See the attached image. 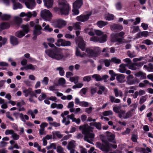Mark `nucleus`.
I'll return each instance as SVG.
<instances>
[{
	"label": "nucleus",
	"instance_id": "obj_1",
	"mask_svg": "<svg viewBox=\"0 0 153 153\" xmlns=\"http://www.w3.org/2000/svg\"><path fill=\"white\" fill-rule=\"evenodd\" d=\"M45 52L49 57L57 60H64L66 58L62 50L57 47L47 49Z\"/></svg>",
	"mask_w": 153,
	"mask_h": 153
},
{
	"label": "nucleus",
	"instance_id": "obj_2",
	"mask_svg": "<svg viewBox=\"0 0 153 153\" xmlns=\"http://www.w3.org/2000/svg\"><path fill=\"white\" fill-rule=\"evenodd\" d=\"M59 7L54 8L55 12L59 15L67 16L71 10V7L66 0H61L58 2Z\"/></svg>",
	"mask_w": 153,
	"mask_h": 153
},
{
	"label": "nucleus",
	"instance_id": "obj_3",
	"mask_svg": "<svg viewBox=\"0 0 153 153\" xmlns=\"http://www.w3.org/2000/svg\"><path fill=\"white\" fill-rule=\"evenodd\" d=\"M76 43L78 47L76 48V55L77 56L82 57L83 56L81 55L80 51L79 48L82 51H84L85 49L86 45L82 37L79 36L78 38L75 39Z\"/></svg>",
	"mask_w": 153,
	"mask_h": 153
},
{
	"label": "nucleus",
	"instance_id": "obj_4",
	"mask_svg": "<svg viewBox=\"0 0 153 153\" xmlns=\"http://www.w3.org/2000/svg\"><path fill=\"white\" fill-rule=\"evenodd\" d=\"M102 143L97 142L95 143L96 147L104 153H108L110 151V143L106 140L101 139Z\"/></svg>",
	"mask_w": 153,
	"mask_h": 153
},
{
	"label": "nucleus",
	"instance_id": "obj_5",
	"mask_svg": "<svg viewBox=\"0 0 153 153\" xmlns=\"http://www.w3.org/2000/svg\"><path fill=\"white\" fill-rule=\"evenodd\" d=\"M85 52L90 56L93 57H97L100 54V48L97 47L92 50L90 48L86 49Z\"/></svg>",
	"mask_w": 153,
	"mask_h": 153
},
{
	"label": "nucleus",
	"instance_id": "obj_6",
	"mask_svg": "<svg viewBox=\"0 0 153 153\" xmlns=\"http://www.w3.org/2000/svg\"><path fill=\"white\" fill-rule=\"evenodd\" d=\"M126 83L128 85H131L137 84L140 82L139 79L137 78H134L132 75H128L126 78Z\"/></svg>",
	"mask_w": 153,
	"mask_h": 153
},
{
	"label": "nucleus",
	"instance_id": "obj_7",
	"mask_svg": "<svg viewBox=\"0 0 153 153\" xmlns=\"http://www.w3.org/2000/svg\"><path fill=\"white\" fill-rule=\"evenodd\" d=\"M41 16L44 19L50 20L51 19L52 14L49 10L45 9L41 12Z\"/></svg>",
	"mask_w": 153,
	"mask_h": 153
},
{
	"label": "nucleus",
	"instance_id": "obj_8",
	"mask_svg": "<svg viewBox=\"0 0 153 153\" xmlns=\"http://www.w3.org/2000/svg\"><path fill=\"white\" fill-rule=\"evenodd\" d=\"M94 128L89 126L87 124H85L82 126L81 125L79 128L80 130H82V133L83 134L92 131V130Z\"/></svg>",
	"mask_w": 153,
	"mask_h": 153
},
{
	"label": "nucleus",
	"instance_id": "obj_9",
	"mask_svg": "<svg viewBox=\"0 0 153 153\" xmlns=\"http://www.w3.org/2000/svg\"><path fill=\"white\" fill-rule=\"evenodd\" d=\"M111 30L114 32H118L121 31L123 29V26L119 24H114L110 26Z\"/></svg>",
	"mask_w": 153,
	"mask_h": 153
},
{
	"label": "nucleus",
	"instance_id": "obj_10",
	"mask_svg": "<svg viewBox=\"0 0 153 153\" xmlns=\"http://www.w3.org/2000/svg\"><path fill=\"white\" fill-rule=\"evenodd\" d=\"M66 24V22L61 19H59L55 22L54 25L56 27L61 28Z\"/></svg>",
	"mask_w": 153,
	"mask_h": 153
},
{
	"label": "nucleus",
	"instance_id": "obj_11",
	"mask_svg": "<svg viewBox=\"0 0 153 153\" xmlns=\"http://www.w3.org/2000/svg\"><path fill=\"white\" fill-rule=\"evenodd\" d=\"M91 14H87L86 15H81L76 17V19L79 21L85 22L89 19Z\"/></svg>",
	"mask_w": 153,
	"mask_h": 153
},
{
	"label": "nucleus",
	"instance_id": "obj_12",
	"mask_svg": "<svg viewBox=\"0 0 153 153\" xmlns=\"http://www.w3.org/2000/svg\"><path fill=\"white\" fill-rule=\"evenodd\" d=\"M25 3L27 8L32 9L36 5L34 0H24Z\"/></svg>",
	"mask_w": 153,
	"mask_h": 153
},
{
	"label": "nucleus",
	"instance_id": "obj_13",
	"mask_svg": "<svg viewBox=\"0 0 153 153\" xmlns=\"http://www.w3.org/2000/svg\"><path fill=\"white\" fill-rule=\"evenodd\" d=\"M84 135V140L91 143V140H92L94 138V134L89 132Z\"/></svg>",
	"mask_w": 153,
	"mask_h": 153
},
{
	"label": "nucleus",
	"instance_id": "obj_14",
	"mask_svg": "<svg viewBox=\"0 0 153 153\" xmlns=\"http://www.w3.org/2000/svg\"><path fill=\"white\" fill-rule=\"evenodd\" d=\"M42 29V27L40 25H36L34 26L33 31V35L38 36L41 34L42 32L41 30Z\"/></svg>",
	"mask_w": 153,
	"mask_h": 153
},
{
	"label": "nucleus",
	"instance_id": "obj_15",
	"mask_svg": "<svg viewBox=\"0 0 153 153\" xmlns=\"http://www.w3.org/2000/svg\"><path fill=\"white\" fill-rule=\"evenodd\" d=\"M10 43L13 46L16 45L19 43L18 39L14 36H10Z\"/></svg>",
	"mask_w": 153,
	"mask_h": 153
},
{
	"label": "nucleus",
	"instance_id": "obj_16",
	"mask_svg": "<svg viewBox=\"0 0 153 153\" xmlns=\"http://www.w3.org/2000/svg\"><path fill=\"white\" fill-rule=\"evenodd\" d=\"M10 27V24L7 22H3L0 24V29L1 30L7 29Z\"/></svg>",
	"mask_w": 153,
	"mask_h": 153
},
{
	"label": "nucleus",
	"instance_id": "obj_17",
	"mask_svg": "<svg viewBox=\"0 0 153 153\" xmlns=\"http://www.w3.org/2000/svg\"><path fill=\"white\" fill-rule=\"evenodd\" d=\"M45 5L48 8L52 7L53 2V0H43Z\"/></svg>",
	"mask_w": 153,
	"mask_h": 153
},
{
	"label": "nucleus",
	"instance_id": "obj_18",
	"mask_svg": "<svg viewBox=\"0 0 153 153\" xmlns=\"http://www.w3.org/2000/svg\"><path fill=\"white\" fill-rule=\"evenodd\" d=\"M13 4V9L16 10L18 8L21 9L22 7V4L19 2L16 3V0H11Z\"/></svg>",
	"mask_w": 153,
	"mask_h": 153
},
{
	"label": "nucleus",
	"instance_id": "obj_19",
	"mask_svg": "<svg viewBox=\"0 0 153 153\" xmlns=\"http://www.w3.org/2000/svg\"><path fill=\"white\" fill-rule=\"evenodd\" d=\"M83 4L82 0H76L73 4V6L79 8Z\"/></svg>",
	"mask_w": 153,
	"mask_h": 153
},
{
	"label": "nucleus",
	"instance_id": "obj_20",
	"mask_svg": "<svg viewBox=\"0 0 153 153\" xmlns=\"http://www.w3.org/2000/svg\"><path fill=\"white\" fill-rule=\"evenodd\" d=\"M14 21L16 25L18 26H19L22 22V19L19 17L16 16L14 19Z\"/></svg>",
	"mask_w": 153,
	"mask_h": 153
},
{
	"label": "nucleus",
	"instance_id": "obj_21",
	"mask_svg": "<svg viewBox=\"0 0 153 153\" xmlns=\"http://www.w3.org/2000/svg\"><path fill=\"white\" fill-rule=\"evenodd\" d=\"M128 65L127 64H121L120 65L119 71L122 73H125V71H126V67L128 66Z\"/></svg>",
	"mask_w": 153,
	"mask_h": 153
},
{
	"label": "nucleus",
	"instance_id": "obj_22",
	"mask_svg": "<svg viewBox=\"0 0 153 153\" xmlns=\"http://www.w3.org/2000/svg\"><path fill=\"white\" fill-rule=\"evenodd\" d=\"M116 79L117 81L120 82H123L125 79V76L123 74H117V75Z\"/></svg>",
	"mask_w": 153,
	"mask_h": 153
},
{
	"label": "nucleus",
	"instance_id": "obj_23",
	"mask_svg": "<svg viewBox=\"0 0 153 153\" xmlns=\"http://www.w3.org/2000/svg\"><path fill=\"white\" fill-rule=\"evenodd\" d=\"M108 24L107 22H104L102 21H100L97 22V24L98 26L100 28H102Z\"/></svg>",
	"mask_w": 153,
	"mask_h": 153
},
{
	"label": "nucleus",
	"instance_id": "obj_24",
	"mask_svg": "<svg viewBox=\"0 0 153 153\" xmlns=\"http://www.w3.org/2000/svg\"><path fill=\"white\" fill-rule=\"evenodd\" d=\"M65 114L63 113H62L61 114V116L63 118L62 120V123L65 124V125H68L70 123V122L69 120H66V118L64 117Z\"/></svg>",
	"mask_w": 153,
	"mask_h": 153
},
{
	"label": "nucleus",
	"instance_id": "obj_25",
	"mask_svg": "<svg viewBox=\"0 0 153 153\" xmlns=\"http://www.w3.org/2000/svg\"><path fill=\"white\" fill-rule=\"evenodd\" d=\"M15 35L19 38H21L25 35V34L22 30H20L16 32Z\"/></svg>",
	"mask_w": 153,
	"mask_h": 153
},
{
	"label": "nucleus",
	"instance_id": "obj_26",
	"mask_svg": "<svg viewBox=\"0 0 153 153\" xmlns=\"http://www.w3.org/2000/svg\"><path fill=\"white\" fill-rule=\"evenodd\" d=\"M109 98L111 102L112 103L115 102L119 103L120 102V100L118 99H116L114 97L112 96H110Z\"/></svg>",
	"mask_w": 153,
	"mask_h": 153
},
{
	"label": "nucleus",
	"instance_id": "obj_27",
	"mask_svg": "<svg viewBox=\"0 0 153 153\" xmlns=\"http://www.w3.org/2000/svg\"><path fill=\"white\" fill-rule=\"evenodd\" d=\"M26 70H30L34 71L35 70L36 68H37V67L36 65H33L32 64H30L27 65L26 66Z\"/></svg>",
	"mask_w": 153,
	"mask_h": 153
},
{
	"label": "nucleus",
	"instance_id": "obj_28",
	"mask_svg": "<svg viewBox=\"0 0 153 153\" xmlns=\"http://www.w3.org/2000/svg\"><path fill=\"white\" fill-rule=\"evenodd\" d=\"M32 90V88H29L27 89H25L24 90L23 92L25 94V96L26 97H27L30 94Z\"/></svg>",
	"mask_w": 153,
	"mask_h": 153
},
{
	"label": "nucleus",
	"instance_id": "obj_29",
	"mask_svg": "<svg viewBox=\"0 0 153 153\" xmlns=\"http://www.w3.org/2000/svg\"><path fill=\"white\" fill-rule=\"evenodd\" d=\"M110 61H109L107 59H105L104 60L102 59L100 61V62L101 64H102L103 63H105V66L106 67H108L110 65Z\"/></svg>",
	"mask_w": 153,
	"mask_h": 153
},
{
	"label": "nucleus",
	"instance_id": "obj_30",
	"mask_svg": "<svg viewBox=\"0 0 153 153\" xmlns=\"http://www.w3.org/2000/svg\"><path fill=\"white\" fill-rule=\"evenodd\" d=\"M107 136V137H109L108 140L109 141H111L114 140L115 138V136L114 134H113L108 131L106 132Z\"/></svg>",
	"mask_w": 153,
	"mask_h": 153
},
{
	"label": "nucleus",
	"instance_id": "obj_31",
	"mask_svg": "<svg viewBox=\"0 0 153 153\" xmlns=\"http://www.w3.org/2000/svg\"><path fill=\"white\" fill-rule=\"evenodd\" d=\"M110 62H114L116 64H120L121 62V60L116 57H113L111 59Z\"/></svg>",
	"mask_w": 153,
	"mask_h": 153
},
{
	"label": "nucleus",
	"instance_id": "obj_32",
	"mask_svg": "<svg viewBox=\"0 0 153 153\" xmlns=\"http://www.w3.org/2000/svg\"><path fill=\"white\" fill-rule=\"evenodd\" d=\"M11 18V16L7 14L3 15L1 16V19L3 21L9 20Z\"/></svg>",
	"mask_w": 153,
	"mask_h": 153
},
{
	"label": "nucleus",
	"instance_id": "obj_33",
	"mask_svg": "<svg viewBox=\"0 0 153 153\" xmlns=\"http://www.w3.org/2000/svg\"><path fill=\"white\" fill-rule=\"evenodd\" d=\"M106 35H104L100 38H99V42L101 43H103L106 41Z\"/></svg>",
	"mask_w": 153,
	"mask_h": 153
},
{
	"label": "nucleus",
	"instance_id": "obj_34",
	"mask_svg": "<svg viewBox=\"0 0 153 153\" xmlns=\"http://www.w3.org/2000/svg\"><path fill=\"white\" fill-rule=\"evenodd\" d=\"M92 77L93 78L95 79L97 81L102 80L101 76L100 75L98 74H94L92 76Z\"/></svg>",
	"mask_w": 153,
	"mask_h": 153
},
{
	"label": "nucleus",
	"instance_id": "obj_35",
	"mask_svg": "<svg viewBox=\"0 0 153 153\" xmlns=\"http://www.w3.org/2000/svg\"><path fill=\"white\" fill-rule=\"evenodd\" d=\"M117 37V35L116 34H111V41L113 42H116Z\"/></svg>",
	"mask_w": 153,
	"mask_h": 153
},
{
	"label": "nucleus",
	"instance_id": "obj_36",
	"mask_svg": "<svg viewBox=\"0 0 153 153\" xmlns=\"http://www.w3.org/2000/svg\"><path fill=\"white\" fill-rule=\"evenodd\" d=\"M47 95L45 94L42 93L39 97L38 99L39 101H42L43 100L46 99L47 97Z\"/></svg>",
	"mask_w": 153,
	"mask_h": 153
},
{
	"label": "nucleus",
	"instance_id": "obj_37",
	"mask_svg": "<svg viewBox=\"0 0 153 153\" xmlns=\"http://www.w3.org/2000/svg\"><path fill=\"white\" fill-rule=\"evenodd\" d=\"M56 70L59 71V74L60 76H63L64 75L65 71L63 70V68L62 67H60L57 68Z\"/></svg>",
	"mask_w": 153,
	"mask_h": 153
},
{
	"label": "nucleus",
	"instance_id": "obj_38",
	"mask_svg": "<svg viewBox=\"0 0 153 153\" xmlns=\"http://www.w3.org/2000/svg\"><path fill=\"white\" fill-rule=\"evenodd\" d=\"M80 23L78 22H76V23L73 24V26L74 29L75 30H80V26L79 25Z\"/></svg>",
	"mask_w": 153,
	"mask_h": 153
},
{
	"label": "nucleus",
	"instance_id": "obj_39",
	"mask_svg": "<svg viewBox=\"0 0 153 153\" xmlns=\"http://www.w3.org/2000/svg\"><path fill=\"white\" fill-rule=\"evenodd\" d=\"M128 66L129 69L133 70H135L137 69L136 67V65H134V62L131 63L130 65H128Z\"/></svg>",
	"mask_w": 153,
	"mask_h": 153
},
{
	"label": "nucleus",
	"instance_id": "obj_40",
	"mask_svg": "<svg viewBox=\"0 0 153 153\" xmlns=\"http://www.w3.org/2000/svg\"><path fill=\"white\" fill-rule=\"evenodd\" d=\"M102 114L104 116H107L112 115L113 112L111 110L106 111H104L103 112Z\"/></svg>",
	"mask_w": 153,
	"mask_h": 153
},
{
	"label": "nucleus",
	"instance_id": "obj_41",
	"mask_svg": "<svg viewBox=\"0 0 153 153\" xmlns=\"http://www.w3.org/2000/svg\"><path fill=\"white\" fill-rule=\"evenodd\" d=\"M71 44V43L70 41L64 40L61 46H70Z\"/></svg>",
	"mask_w": 153,
	"mask_h": 153
},
{
	"label": "nucleus",
	"instance_id": "obj_42",
	"mask_svg": "<svg viewBox=\"0 0 153 153\" xmlns=\"http://www.w3.org/2000/svg\"><path fill=\"white\" fill-rule=\"evenodd\" d=\"M73 8L72 10L74 15H78L79 13V11L77 9L78 8H76L75 7L73 6Z\"/></svg>",
	"mask_w": 153,
	"mask_h": 153
},
{
	"label": "nucleus",
	"instance_id": "obj_43",
	"mask_svg": "<svg viewBox=\"0 0 153 153\" xmlns=\"http://www.w3.org/2000/svg\"><path fill=\"white\" fill-rule=\"evenodd\" d=\"M91 80V77L90 76H84L83 79V82H89Z\"/></svg>",
	"mask_w": 153,
	"mask_h": 153
},
{
	"label": "nucleus",
	"instance_id": "obj_44",
	"mask_svg": "<svg viewBox=\"0 0 153 153\" xmlns=\"http://www.w3.org/2000/svg\"><path fill=\"white\" fill-rule=\"evenodd\" d=\"M63 149L60 146H57L56 149V152L58 153H65L63 152Z\"/></svg>",
	"mask_w": 153,
	"mask_h": 153
},
{
	"label": "nucleus",
	"instance_id": "obj_45",
	"mask_svg": "<svg viewBox=\"0 0 153 153\" xmlns=\"http://www.w3.org/2000/svg\"><path fill=\"white\" fill-rule=\"evenodd\" d=\"M114 16L113 15L108 14V15L106 17V20L108 21L112 20L114 19Z\"/></svg>",
	"mask_w": 153,
	"mask_h": 153
},
{
	"label": "nucleus",
	"instance_id": "obj_46",
	"mask_svg": "<svg viewBox=\"0 0 153 153\" xmlns=\"http://www.w3.org/2000/svg\"><path fill=\"white\" fill-rule=\"evenodd\" d=\"M75 148V146L74 143L72 142H70L68 143V145L67 146V148L68 150H71L72 149Z\"/></svg>",
	"mask_w": 153,
	"mask_h": 153
},
{
	"label": "nucleus",
	"instance_id": "obj_47",
	"mask_svg": "<svg viewBox=\"0 0 153 153\" xmlns=\"http://www.w3.org/2000/svg\"><path fill=\"white\" fill-rule=\"evenodd\" d=\"M64 39H59L57 40V42L55 43V44L57 46L59 47L62 45Z\"/></svg>",
	"mask_w": 153,
	"mask_h": 153
},
{
	"label": "nucleus",
	"instance_id": "obj_48",
	"mask_svg": "<svg viewBox=\"0 0 153 153\" xmlns=\"http://www.w3.org/2000/svg\"><path fill=\"white\" fill-rule=\"evenodd\" d=\"M43 30L51 32L53 30V29L52 28H50L49 25H48L45 27Z\"/></svg>",
	"mask_w": 153,
	"mask_h": 153
},
{
	"label": "nucleus",
	"instance_id": "obj_49",
	"mask_svg": "<svg viewBox=\"0 0 153 153\" xmlns=\"http://www.w3.org/2000/svg\"><path fill=\"white\" fill-rule=\"evenodd\" d=\"M48 78L47 77H45L42 80V82L43 84H44L45 85H46L48 84Z\"/></svg>",
	"mask_w": 153,
	"mask_h": 153
},
{
	"label": "nucleus",
	"instance_id": "obj_50",
	"mask_svg": "<svg viewBox=\"0 0 153 153\" xmlns=\"http://www.w3.org/2000/svg\"><path fill=\"white\" fill-rule=\"evenodd\" d=\"M58 83L60 85H64L65 83V80L63 78H61L58 80Z\"/></svg>",
	"mask_w": 153,
	"mask_h": 153
},
{
	"label": "nucleus",
	"instance_id": "obj_51",
	"mask_svg": "<svg viewBox=\"0 0 153 153\" xmlns=\"http://www.w3.org/2000/svg\"><path fill=\"white\" fill-rule=\"evenodd\" d=\"M138 138L137 136V135L135 134H133L131 137V140L134 142H137V139Z\"/></svg>",
	"mask_w": 153,
	"mask_h": 153
},
{
	"label": "nucleus",
	"instance_id": "obj_52",
	"mask_svg": "<svg viewBox=\"0 0 153 153\" xmlns=\"http://www.w3.org/2000/svg\"><path fill=\"white\" fill-rule=\"evenodd\" d=\"M142 43H145L148 45H152L153 43L151 40L147 39L142 42Z\"/></svg>",
	"mask_w": 153,
	"mask_h": 153
},
{
	"label": "nucleus",
	"instance_id": "obj_53",
	"mask_svg": "<svg viewBox=\"0 0 153 153\" xmlns=\"http://www.w3.org/2000/svg\"><path fill=\"white\" fill-rule=\"evenodd\" d=\"M127 53L128 56L131 58L136 56L135 53L134 52L131 53V52L128 51L127 52Z\"/></svg>",
	"mask_w": 153,
	"mask_h": 153
},
{
	"label": "nucleus",
	"instance_id": "obj_54",
	"mask_svg": "<svg viewBox=\"0 0 153 153\" xmlns=\"http://www.w3.org/2000/svg\"><path fill=\"white\" fill-rule=\"evenodd\" d=\"M95 127L98 130H100L102 128V125L100 122H96Z\"/></svg>",
	"mask_w": 153,
	"mask_h": 153
},
{
	"label": "nucleus",
	"instance_id": "obj_55",
	"mask_svg": "<svg viewBox=\"0 0 153 153\" xmlns=\"http://www.w3.org/2000/svg\"><path fill=\"white\" fill-rule=\"evenodd\" d=\"M131 111H129L126 113L125 116H123V118L124 119H127L131 117Z\"/></svg>",
	"mask_w": 153,
	"mask_h": 153
},
{
	"label": "nucleus",
	"instance_id": "obj_56",
	"mask_svg": "<svg viewBox=\"0 0 153 153\" xmlns=\"http://www.w3.org/2000/svg\"><path fill=\"white\" fill-rule=\"evenodd\" d=\"M146 95L143 96L140 98L139 101V103L140 104H142L146 101Z\"/></svg>",
	"mask_w": 153,
	"mask_h": 153
},
{
	"label": "nucleus",
	"instance_id": "obj_57",
	"mask_svg": "<svg viewBox=\"0 0 153 153\" xmlns=\"http://www.w3.org/2000/svg\"><path fill=\"white\" fill-rule=\"evenodd\" d=\"M14 131L13 130H7L5 131L6 135L12 134L14 133Z\"/></svg>",
	"mask_w": 153,
	"mask_h": 153
},
{
	"label": "nucleus",
	"instance_id": "obj_58",
	"mask_svg": "<svg viewBox=\"0 0 153 153\" xmlns=\"http://www.w3.org/2000/svg\"><path fill=\"white\" fill-rule=\"evenodd\" d=\"M49 124L55 127L59 126L60 124L59 123H57L56 122H53V123H49Z\"/></svg>",
	"mask_w": 153,
	"mask_h": 153
},
{
	"label": "nucleus",
	"instance_id": "obj_59",
	"mask_svg": "<svg viewBox=\"0 0 153 153\" xmlns=\"http://www.w3.org/2000/svg\"><path fill=\"white\" fill-rule=\"evenodd\" d=\"M22 28H23V32L25 34V33H27L29 32L28 29L27 28H26V26L25 25H23L22 26Z\"/></svg>",
	"mask_w": 153,
	"mask_h": 153
},
{
	"label": "nucleus",
	"instance_id": "obj_60",
	"mask_svg": "<svg viewBox=\"0 0 153 153\" xmlns=\"http://www.w3.org/2000/svg\"><path fill=\"white\" fill-rule=\"evenodd\" d=\"M116 9L117 10H120L122 7V5L121 3L117 2L115 5Z\"/></svg>",
	"mask_w": 153,
	"mask_h": 153
},
{
	"label": "nucleus",
	"instance_id": "obj_61",
	"mask_svg": "<svg viewBox=\"0 0 153 153\" xmlns=\"http://www.w3.org/2000/svg\"><path fill=\"white\" fill-rule=\"evenodd\" d=\"M65 37L67 39H74V38L75 36L74 35H72L70 34H66L65 36Z\"/></svg>",
	"mask_w": 153,
	"mask_h": 153
},
{
	"label": "nucleus",
	"instance_id": "obj_62",
	"mask_svg": "<svg viewBox=\"0 0 153 153\" xmlns=\"http://www.w3.org/2000/svg\"><path fill=\"white\" fill-rule=\"evenodd\" d=\"M12 137L14 140H17L19 139V136L14 132V133L13 134Z\"/></svg>",
	"mask_w": 153,
	"mask_h": 153
},
{
	"label": "nucleus",
	"instance_id": "obj_63",
	"mask_svg": "<svg viewBox=\"0 0 153 153\" xmlns=\"http://www.w3.org/2000/svg\"><path fill=\"white\" fill-rule=\"evenodd\" d=\"M149 34V32L147 31H143L141 33V35L142 36L146 37Z\"/></svg>",
	"mask_w": 153,
	"mask_h": 153
},
{
	"label": "nucleus",
	"instance_id": "obj_64",
	"mask_svg": "<svg viewBox=\"0 0 153 153\" xmlns=\"http://www.w3.org/2000/svg\"><path fill=\"white\" fill-rule=\"evenodd\" d=\"M12 128L16 131H18V127L17 125L14 123H12L11 124Z\"/></svg>",
	"mask_w": 153,
	"mask_h": 153
}]
</instances>
